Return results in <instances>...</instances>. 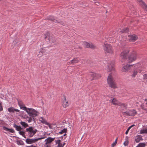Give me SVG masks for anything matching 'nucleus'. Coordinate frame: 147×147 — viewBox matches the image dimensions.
Here are the masks:
<instances>
[{
    "instance_id": "obj_1",
    "label": "nucleus",
    "mask_w": 147,
    "mask_h": 147,
    "mask_svg": "<svg viewBox=\"0 0 147 147\" xmlns=\"http://www.w3.org/2000/svg\"><path fill=\"white\" fill-rule=\"evenodd\" d=\"M107 82L109 86L111 88H117V85L111 74H110L109 75L107 79Z\"/></svg>"
},
{
    "instance_id": "obj_2",
    "label": "nucleus",
    "mask_w": 147,
    "mask_h": 147,
    "mask_svg": "<svg viewBox=\"0 0 147 147\" xmlns=\"http://www.w3.org/2000/svg\"><path fill=\"white\" fill-rule=\"evenodd\" d=\"M26 131L27 133V135L29 137H32L37 131L36 129L32 127H29L26 129Z\"/></svg>"
},
{
    "instance_id": "obj_3",
    "label": "nucleus",
    "mask_w": 147,
    "mask_h": 147,
    "mask_svg": "<svg viewBox=\"0 0 147 147\" xmlns=\"http://www.w3.org/2000/svg\"><path fill=\"white\" fill-rule=\"evenodd\" d=\"M26 112L29 116L32 117L33 119H34V118L37 116L39 114L38 111L32 108H28Z\"/></svg>"
},
{
    "instance_id": "obj_4",
    "label": "nucleus",
    "mask_w": 147,
    "mask_h": 147,
    "mask_svg": "<svg viewBox=\"0 0 147 147\" xmlns=\"http://www.w3.org/2000/svg\"><path fill=\"white\" fill-rule=\"evenodd\" d=\"M103 49L106 53L112 54L113 53V49L112 47L108 44H105L104 45Z\"/></svg>"
},
{
    "instance_id": "obj_5",
    "label": "nucleus",
    "mask_w": 147,
    "mask_h": 147,
    "mask_svg": "<svg viewBox=\"0 0 147 147\" xmlns=\"http://www.w3.org/2000/svg\"><path fill=\"white\" fill-rule=\"evenodd\" d=\"M130 51L129 48H125L122 49V51L120 55V57L124 59L127 58V55Z\"/></svg>"
},
{
    "instance_id": "obj_6",
    "label": "nucleus",
    "mask_w": 147,
    "mask_h": 147,
    "mask_svg": "<svg viewBox=\"0 0 147 147\" xmlns=\"http://www.w3.org/2000/svg\"><path fill=\"white\" fill-rule=\"evenodd\" d=\"M137 54L135 51L132 52L128 57L129 62L131 63L135 61L137 59Z\"/></svg>"
},
{
    "instance_id": "obj_7",
    "label": "nucleus",
    "mask_w": 147,
    "mask_h": 147,
    "mask_svg": "<svg viewBox=\"0 0 147 147\" xmlns=\"http://www.w3.org/2000/svg\"><path fill=\"white\" fill-rule=\"evenodd\" d=\"M44 138H39L35 139L27 138L26 140V142L28 144H31L35 143L39 140Z\"/></svg>"
},
{
    "instance_id": "obj_8",
    "label": "nucleus",
    "mask_w": 147,
    "mask_h": 147,
    "mask_svg": "<svg viewBox=\"0 0 147 147\" xmlns=\"http://www.w3.org/2000/svg\"><path fill=\"white\" fill-rule=\"evenodd\" d=\"M82 45L86 48H90L94 49L95 47V46L92 43H89L86 42H83Z\"/></svg>"
},
{
    "instance_id": "obj_9",
    "label": "nucleus",
    "mask_w": 147,
    "mask_h": 147,
    "mask_svg": "<svg viewBox=\"0 0 147 147\" xmlns=\"http://www.w3.org/2000/svg\"><path fill=\"white\" fill-rule=\"evenodd\" d=\"M114 64L113 63L108 64V67L107 69V70L108 72L114 71Z\"/></svg>"
},
{
    "instance_id": "obj_10",
    "label": "nucleus",
    "mask_w": 147,
    "mask_h": 147,
    "mask_svg": "<svg viewBox=\"0 0 147 147\" xmlns=\"http://www.w3.org/2000/svg\"><path fill=\"white\" fill-rule=\"evenodd\" d=\"M128 37L129 40L133 42L136 41L138 38L137 36L135 34L129 35Z\"/></svg>"
},
{
    "instance_id": "obj_11",
    "label": "nucleus",
    "mask_w": 147,
    "mask_h": 147,
    "mask_svg": "<svg viewBox=\"0 0 147 147\" xmlns=\"http://www.w3.org/2000/svg\"><path fill=\"white\" fill-rule=\"evenodd\" d=\"M124 113L125 114V115H127L129 116H134L137 113L136 111L134 110L124 112Z\"/></svg>"
},
{
    "instance_id": "obj_12",
    "label": "nucleus",
    "mask_w": 147,
    "mask_h": 147,
    "mask_svg": "<svg viewBox=\"0 0 147 147\" xmlns=\"http://www.w3.org/2000/svg\"><path fill=\"white\" fill-rule=\"evenodd\" d=\"M90 75L91 77V80L96 79L100 77V76L99 74L93 72L90 73Z\"/></svg>"
},
{
    "instance_id": "obj_13",
    "label": "nucleus",
    "mask_w": 147,
    "mask_h": 147,
    "mask_svg": "<svg viewBox=\"0 0 147 147\" xmlns=\"http://www.w3.org/2000/svg\"><path fill=\"white\" fill-rule=\"evenodd\" d=\"M62 104L63 107L65 108L69 106L70 102L68 100H66L65 98L64 97V99L63 100Z\"/></svg>"
},
{
    "instance_id": "obj_14",
    "label": "nucleus",
    "mask_w": 147,
    "mask_h": 147,
    "mask_svg": "<svg viewBox=\"0 0 147 147\" xmlns=\"http://www.w3.org/2000/svg\"><path fill=\"white\" fill-rule=\"evenodd\" d=\"M131 65H129L128 64H126L123 66L121 71L123 72H127L130 69Z\"/></svg>"
},
{
    "instance_id": "obj_15",
    "label": "nucleus",
    "mask_w": 147,
    "mask_h": 147,
    "mask_svg": "<svg viewBox=\"0 0 147 147\" xmlns=\"http://www.w3.org/2000/svg\"><path fill=\"white\" fill-rule=\"evenodd\" d=\"M55 137L52 138L51 137H49L45 140V142L51 144L52 142L55 139Z\"/></svg>"
},
{
    "instance_id": "obj_16",
    "label": "nucleus",
    "mask_w": 147,
    "mask_h": 147,
    "mask_svg": "<svg viewBox=\"0 0 147 147\" xmlns=\"http://www.w3.org/2000/svg\"><path fill=\"white\" fill-rule=\"evenodd\" d=\"M80 59L78 58H74L71 61L69 62V64H74L75 63H78L80 61Z\"/></svg>"
},
{
    "instance_id": "obj_17",
    "label": "nucleus",
    "mask_w": 147,
    "mask_h": 147,
    "mask_svg": "<svg viewBox=\"0 0 147 147\" xmlns=\"http://www.w3.org/2000/svg\"><path fill=\"white\" fill-rule=\"evenodd\" d=\"M140 2V5L147 11V6L142 0H137Z\"/></svg>"
},
{
    "instance_id": "obj_18",
    "label": "nucleus",
    "mask_w": 147,
    "mask_h": 147,
    "mask_svg": "<svg viewBox=\"0 0 147 147\" xmlns=\"http://www.w3.org/2000/svg\"><path fill=\"white\" fill-rule=\"evenodd\" d=\"M8 111L9 112H13L14 113L15 111L19 112L20 111V110L18 109H15L14 108L11 107L8 108L7 109Z\"/></svg>"
},
{
    "instance_id": "obj_19",
    "label": "nucleus",
    "mask_w": 147,
    "mask_h": 147,
    "mask_svg": "<svg viewBox=\"0 0 147 147\" xmlns=\"http://www.w3.org/2000/svg\"><path fill=\"white\" fill-rule=\"evenodd\" d=\"M141 72V70L139 69H136L134 70L133 71L132 74L131 75L132 77H135L138 72L140 73Z\"/></svg>"
},
{
    "instance_id": "obj_20",
    "label": "nucleus",
    "mask_w": 147,
    "mask_h": 147,
    "mask_svg": "<svg viewBox=\"0 0 147 147\" xmlns=\"http://www.w3.org/2000/svg\"><path fill=\"white\" fill-rule=\"evenodd\" d=\"M39 121L41 123L43 124H45L46 125H49V123L42 117H41L39 119Z\"/></svg>"
},
{
    "instance_id": "obj_21",
    "label": "nucleus",
    "mask_w": 147,
    "mask_h": 147,
    "mask_svg": "<svg viewBox=\"0 0 147 147\" xmlns=\"http://www.w3.org/2000/svg\"><path fill=\"white\" fill-rule=\"evenodd\" d=\"M110 101L112 102L113 105H118L119 102L115 98H113L112 100H110Z\"/></svg>"
},
{
    "instance_id": "obj_22",
    "label": "nucleus",
    "mask_w": 147,
    "mask_h": 147,
    "mask_svg": "<svg viewBox=\"0 0 147 147\" xmlns=\"http://www.w3.org/2000/svg\"><path fill=\"white\" fill-rule=\"evenodd\" d=\"M142 140V136L140 135L136 136L135 138V141L136 143L139 142Z\"/></svg>"
},
{
    "instance_id": "obj_23",
    "label": "nucleus",
    "mask_w": 147,
    "mask_h": 147,
    "mask_svg": "<svg viewBox=\"0 0 147 147\" xmlns=\"http://www.w3.org/2000/svg\"><path fill=\"white\" fill-rule=\"evenodd\" d=\"M20 124L24 128H26L29 127L28 124L24 121H21L20 122Z\"/></svg>"
},
{
    "instance_id": "obj_24",
    "label": "nucleus",
    "mask_w": 147,
    "mask_h": 147,
    "mask_svg": "<svg viewBox=\"0 0 147 147\" xmlns=\"http://www.w3.org/2000/svg\"><path fill=\"white\" fill-rule=\"evenodd\" d=\"M13 127L16 128V130L19 132L22 129L20 126L17 125L15 124L13 125Z\"/></svg>"
},
{
    "instance_id": "obj_25",
    "label": "nucleus",
    "mask_w": 147,
    "mask_h": 147,
    "mask_svg": "<svg viewBox=\"0 0 147 147\" xmlns=\"http://www.w3.org/2000/svg\"><path fill=\"white\" fill-rule=\"evenodd\" d=\"M55 142L56 144H58V147H63V145H62V144L61 143V140H55Z\"/></svg>"
},
{
    "instance_id": "obj_26",
    "label": "nucleus",
    "mask_w": 147,
    "mask_h": 147,
    "mask_svg": "<svg viewBox=\"0 0 147 147\" xmlns=\"http://www.w3.org/2000/svg\"><path fill=\"white\" fill-rule=\"evenodd\" d=\"M48 19L49 20L53 21V22L56 23L57 21L56 20H55L54 17L53 16H50L48 18Z\"/></svg>"
},
{
    "instance_id": "obj_27",
    "label": "nucleus",
    "mask_w": 147,
    "mask_h": 147,
    "mask_svg": "<svg viewBox=\"0 0 147 147\" xmlns=\"http://www.w3.org/2000/svg\"><path fill=\"white\" fill-rule=\"evenodd\" d=\"M20 107L21 109L25 111H26V110H27L28 108L26 107L25 105L24 104L22 105H20Z\"/></svg>"
},
{
    "instance_id": "obj_28",
    "label": "nucleus",
    "mask_w": 147,
    "mask_h": 147,
    "mask_svg": "<svg viewBox=\"0 0 147 147\" xmlns=\"http://www.w3.org/2000/svg\"><path fill=\"white\" fill-rule=\"evenodd\" d=\"M118 105L123 108L126 107L127 106V105L126 104L124 103H121L120 102H119V104H118Z\"/></svg>"
},
{
    "instance_id": "obj_29",
    "label": "nucleus",
    "mask_w": 147,
    "mask_h": 147,
    "mask_svg": "<svg viewBox=\"0 0 147 147\" xmlns=\"http://www.w3.org/2000/svg\"><path fill=\"white\" fill-rule=\"evenodd\" d=\"M140 133L141 134H147V129H143L140 130Z\"/></svg>"
},
{
    "instance_id": "obj_30",
    "label": "nucleus",
    "mask_w": 147,
    "mask_h": 147,
    "mask_svg": "<svg viewBox=\"0 0 147 147\" xmlns=\"http://www.w3.org/2000/svg\"><path fill=\"white\" fill-rule=\"evenodd\" d=\"M19 134L20 135H22L23 137H24V138H26V137L25 136V132L23 131H20L19 132Z\"/></svg>"
},
{
    "instance_id": "obj_31",
    "label": "nucleus",
    "mask_w": 147,
    "mask_h": 147,
    "mask_svg": "<svg viewBox=\"0 0 147 147\" xmlns=\"http://www.w3.org/2000/svg\"><path fill=\"white\" fill-rule=\"evenodd\" d=\"M67 131V129H66L64 128L61 131L59 132V133L60 134H63L64 133H66Z\"/></svg>"
},
{
    "instance_id": "obj_32",
    "label": "nucleus",
    "mask_w": 147,
    "mask_h": 147,
    "mask_svg": "<svg viewBox=\"0 0 147 147\" xmlns=\"http://www.w3.org/2000/svg\"><path fill=\"white\" fill-rule=\"evenodd\" d=\"M45 142V144L44 145L45 147H52L51 144L48 143L47 142Z\"/></svg>"
},
{
    "instance_id": "obj_33",
    "label": "nucleus",
    "mask_w": 147,
    "mask_h": 147,
    "mask_svg": "<svg viewBox=\"0 0 147 147\" xmlns=\"http://www.w3.org/2000/svg\"><path fill=\"white\" fill-rule=\"evenodd\" d=\"M138 145L140 147H144L146 146V144L144 143H140Z\"/></svg>"
},
{
    "instance_id": "obj_34",
    "label": "nucleus",
    "mask_w": 147,
    "mask_h": 147,
    "mask_svg": "<svg viewBox=\"0 0 147 147\" xmlns=\"http://www.w3.org/2000/svg\"><path fill=\"white\" fill-rule=\"evenodd\" d=\"M117 139L118 138H117L115 140V142L112 144V147H114L116 144L117 143Z\"/></svg>"
},
{
    "instance_id": "obj_35",
    "label": "nucleus",
    "mask_w": 147,
    "mask_h": 147,
    "mask_svg": "<svg viewBox=\"0 0 147 147\" xmlns=\"http://www.w3.org/2000/svg\"><path fill=\"white\" fill-rule=\"evenodd\" d=\"M128 141L127 140V139H126V141L124 142L123 144L125 146H127L128 145Z\"/></svg>"
},
{
    "instance_id": "obj_36",
    "label": "nucleus",
    "mask_w": 147,
    "mask_h": 147,
    "mask_svg": "<svg viewBox=\"0 0 147 147\" xmlns=\"http://www.w3.org/2000/svg\"><path fill=\"white\" fill-rule=\"evenodd\" d=\"M29 119L28 120V123H30L32 122V117L30 116L29 117H28Z\"/></svg>"
},
{
    "instance_id": "obj_37",
    "label": "nucleus",
    "mask_w": 147,
    "mask_h": 147,
    "mask_svg": "<svg viewBox=\"0 0 147 147\" xmlns=\"http://www.w3.org/2000/svg\"><path fill=\"white\" fill-rule=\"evenodd\" d=\"M128 31V29L127 28H126L125 29H124L123 30V31L122 32H127Z\"/></svg>"
},
{
    "instance_id": "obj_38",
    "label": "nucleus",
    "mask_w": 147,
    "mask_h": 147,
    "mask_svg": "<svg viewBox=\"0 0 147 147\" xmlns=\"http://www.w3.org/2000/svg\"><path fill=\"white\" fill-rule=\"evenodd\" d=\"M143 78L144 79H147V74H144L143 76Z\"/></svg>"
},
{
    "instance_id": "obj_39",
    "label": "nucleus",
    "mask_w": 147,
    "mask_h": 147,
    "mask_svg": "<svg viewBox=\"0 0 147 147\" xmlns=\"http://www.w3.org/2000/svg\"><path fill=\"white\" fill-rule=\"evenodd\" d=\"M45 51L43 49H41L40 51V53H41L43 54L45 52Z\"/></svg>"
},
{
    "instance_id": "obj_40",
    "label": "nucleus",
    "mask_w": 147,
    "mask_h": 147,
    "mask_svg": "<svg viewBox=\"0 0 147 147\" xmlns=\"http://www.w3.org/2000/svg\"><path fill=\"white\" fill-rule=\"evenodd\" d=\"M8 131L11 133H14L15 132L14 130L13 129H9V130Z\"/></svg>"
},
{
    "instance_id": "obj_41",
    "label": "nucleus",
    "mask_w": 147,
    "mask_h": 147,
    "mask_svg": "<svg viewBox=\"0 0 147 147\" xmlns=\"http://www.w3.org/2000/svg\"><path fill=\"white\" fill-rule=\"evenodd\" d=\"M3 129L4 130L7 131H8L9 130V129L5 127H3Z\"/></svg>"
},
{
    "instance_id": "obj_42",
    "label": "nucleus",
    "mask_w": 147,
    "mask_h": 147,
    "mask_svg": "<svg viewBox=\"0 0 147 147\" xmlns=\"http://www.w3.org/2000/svg\"><path fill=\"white\" fill-rule=\"evenodd\" d=\"M3 110L2 106L1 104L0 103V111H1Z\"/></svg>"
},
{
    "instance_id": "obj_43",
    "label": "nucleus",
    "mask_w": 147,
    "mask_h": 147,
    "mask_svg": "<svg viewBox=\"0 0 147 147\" xmlns=\"http://www.w3.org/2000/svg\"><path fill=\"white\" fill-rule=\"evenodd\" d=\"M25 147H37L36 146L32 145L30 146H27Z\"/></svg>"
},
{
    "instance_id": "obj_44",
    "label": "nucleus",
    "mask_w": 147,
    "mask_h": 147,
    "mask_svg": "<svg viewBox=\"0 0 147 147\" xmlns=\"http://www.w3.org/2000/svg\"><path fill=\"white\" fill-rule=\"evenodd\" d=\"M23 104L22 103V102H18V105L20 107V105H23Z\"/></svg>"
},
{
    "instance_id": "obj_45",
    "label": "nucleus",
    "mask_w": 147,
    "mask_h": 147,
    "mask_svg": "<svg viewBox=\"0 0 147 147\" xmlns=\"http://www.w3.org/2000/svg\"><path fill=\"white\" fill-rule=\"evenodd\" d=\"M48 36V34H45V39H46L47 38V36Z\"/></svg>"
},
{
    "instance_id": "obj_46",
    "label": "nucleus",
    "mask_w": 147,
    "mask_h": 147,
    "mask_svg": "<svg viewBox=\"0 0 147 147\" xmlns=\"http://www.w3.org/2000/svg\"><path fill=\"white\" fill-rule=\"evenodd\" d=\"M129 131L127 129V131L125 132V134H127L128 133Z\"/></svg>"
},
{
    "instance_id": "obj_47",
    "label": "nucleus",
    "mask_w": 147,
    "mask_h": 147,
    "mask_svg": "<svg viewBox=\"0 0 147 147\" xmlns=\"http://www.w3.org/2000/svg\"><path fill=\"white\" fill-rule=\"evenodd\" d=\"M131 127L130 126V127H129L128 128V129H127V130H128L129 131V130L131 129Z\"/></svg>"
},
{
    "instance_id": "obj_48",
    "label": "nucleus",
    "mask_w": 147,
    "mask_h": 147,
    "mask_svg": "<svg viewBox=\"0 0 147 147\" xmlns=\"http://www.w3.org/2000/svg\"><path fill=\"white\" fill-rule=\"evenodd\" d=\"M131 127L130 126V127H129L128 128V129H127V130H128L129 131V130L131 129Z\"/></svg>"
},
{
    "instance_id": "obj_49",
    "label": "nucleus",
    "mask_w": 147,
    "mask_h": 147,
    "mask_svg": "<svg viewBox=\"0 0 147 147\" xmlns=\"http://www.w3.org/2000/svg\"><path fill=\"white\" fill-rule=\"evenodd\" d=\"M135 126L134 125H131V126H130L131 127H133V126Z\"/></svg>"
},
{
    "instance_id": "obj_50",
    "label": "nucleus",
    "mask_w": 147,
    "mask_h": 147,
    "mask_svg": "<svg viewBox=\"0 0 147 147\" xmlns=\"http://www.w3.org/2000/svg\"><path fill=\"white\" fill-rule=\"evenodd\" d=\"M65 144V143H64L62 145H63V146Z\"/></svg>"
},
{
    "instance_id": "obj_51",
    "label": "nucleus",
    "mask_w": 147,
    "mask_h": 147,
    "mask_svg": "<svg viewBox=\"0 0 147 147\" xmlns=\"http://www.w3.org/2000/svg\"><path fill=\"white\" fill-rule=\"evenodd\" d=\"M136 147H140L139 146H138H138Z\"/></svg>"
},
{
    "instance_id": "obj_52",
    "label": "nucleus",
    "mask_w": 147,
    "mask_h": 147,
    "mask_svg": "<svg viewBox=\"0 0 147 147\" xmlns=\"http://www.w3.org/2000/svg\"><path fill=\"white\" fill-rule=\"evenodd\" d=\"M64 134V136H65V134Z\"/></svg>"
},
{
    "instance_id": "obj_53",
    "label": "nucleus",
    "mask_w": 147,
    "mask_h": 147,
    "mask_svg": "<svg viewBox=\"0 0 147 147\" xmlns=\"http://www.w3.org/2000/svg\"><path fill=\"white\" fill-rule=\"evenodd\" d=\"M55 42V40L54 39V42Z\"/></svg>"
},
{
    "instance_id": "obj_54",
    "label": "nucleus",
    "mask_w": 147,
    "mask_h": 147,
    "mask_svg": "<svg viewBox=\"0 0 147 147\" xmlns=\"http://www.w3.org/2000/svg\"><path fill=\"white\" fill-rule=\"evenodd\" d=\"M146 104L147 105V102L146 103Z\"/></svg>"
}]
</instances>
